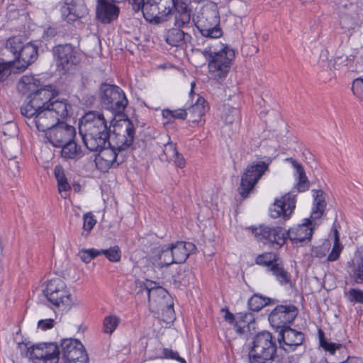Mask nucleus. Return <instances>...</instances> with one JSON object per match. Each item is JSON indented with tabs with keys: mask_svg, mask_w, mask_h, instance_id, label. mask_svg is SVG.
I'll return each mask as SVG.
<instances>
[{
	"mask_svg": "<svg viewBox=\"0 0 363 363\" xmlns=\"http://www.w3.org/2000/svg\"><path fill=\"white\" fill-rule=\"evenodd\" d=\"M19 347L22 354L30 359L43 360L44 363H58L61 353L55 342H41L31 347L22 342Z\"/></svg>",
	"mask_w": 363,
	"mask_h": 363,
	"instance_id": "obj_7",
	"label": "nucleus"
},
{
	"mask_svg": "<svg viewBox=\"0 0 363 363\" xmlns=\"http://www.w3.org/2000/svg\"><path fill=\"white\" fill-rule=\"evenodd\" d=\"M120 13V8L115 0H96V18L102 24H110L116 21Z\"/></svg>",
	"mask_w": 363,
	"mask_h": 363,
	"instance_id": "obj_18",
	"label": "nucleus"
},
{
	"mask_svg": "<svg viewBox=\"0 0 363 363\" xmlns=\"http://www.w3.org/2000/svg\"><path fill=\"white\" fill-rule=\"evenodd\" d=\"M59 147L62 148L61 157L65 160H78L84 155L81 147L76 143L74 139L65 143Z\"/></svg>",
	"mask_w": 363,
	"mask_h": 363,
	"instance_id": "obj_29",
	"label": "nucleus"
},
{
	"mask_svg": "<svg viewBox=\"0 0 363 363\" xmlns=\"http://www.w3.org/2000/svg\"><path fill=\"white\" fill-rule=\"evenodd\" d=\"M298 192H304L309 189V181L307 177L298 178V182L296 184Z\"/></svg>",
	"mask_w": 363,
	"mask_h": 363,
	"instance_id": "obj_56",
	"label": "nucleus"
},
{
	"mask_svg": "<svg viewBox=\"0 0 363 363\" xmlns=\"http://www.w3.org/2000/svg\"><path fill=\"white\" fill-rule=\"evenodd\" d=\"M278 261L279 258L277 255L273 252H266L259 255L255 259V263L260 266L267 267V271Z\"/></svg>",
	"mask_w": 363,
	"mask_h": 363,
	"instance_id": "obj_38",
	"label": "nucleus"
},
{
	"mask_svg": "<svg viewBox=\"0 0 363 363\" xmlns=\"http://www.w3.org/2000/svg\"><path fill=\"white\" fill-rule=\"evenodd\" d=\"M78 256L83 262L88 264L93 259L99 256V250L95 248L82 249L79 252Z\"/></svg>",
	"mask_w": 363,
	"mask_h": 363,
	"instance_id": "obj_46",
	"label": "nucleus"
},
{
	"mask_svg": "<svg viewBox=\"0 0 363 363\" xmlns=\"http://www.w3.org/2000/svg\"><path fill=\"white\" fill-rule=\"evenodd\" d=\"M268 271L272 272L281 286L291 284V275L284 269L283 264L279 261L274 263Z\"/></svg>",
	"mask_w": 363,
	"mask_h": 363,
	"instance_id": "obj_33",
	"label": "nucleus"
},
{
	"mask_svg": "<svg viewBox=\"0 0 363 363\" xmlns=\"http://www.w3.org/2000/svg\"><path fill=\"white\" fill-rule=\"evenodd\" d=\"M354 58L355 56L353 55H350L345 57H337L335 64L337 66H344L346 67L347 70L352 72L355 69Z\"/></svg>",
	"mask_w": 363,
	"mask_h": 363,
	"instance_id": "obj_44",
	"label": "nucleus"
},
{
	"mask_svg": "<svg viewBox=\"0 0 363 363\" xmlns=\"http://www.w3.org/2000/svg\"><path fill=\"white\" fill-rule=\"evenodd\" d=\"M304 339V333L287 326L279 330L277 340L279 348L285 352L289 353L295 351L298 347L301 346Z\"/></svg>",
	"mask_w": 363,
	"mask_h": 363,
	"instance_id": "obj_15",
	"label": "nucleus"
},
{
	"mask_svg": "<svg viewBox=\"0 0 363 363\" xmlns=\"http://www.w3.org/2000/svg\"><path fill=\"white\" fill-rule=\"evenodd\" d=\"M57 34V28L54 27H48L44 30L43 38L46 40H50Z\"/></svg>",
	"mask_w": 363,
	"mask_h": 363,
	"instance_id": "obj_58",
	"label": "nucleus"
},
{
	"mask_svg": "<svg viewBox=\"0 0 363 363\" xmlns=\"http://www.w3.org/2000/svg\"><path fill=\"white\" fill-rule=\"evenodd\" d=\"M60 11L64 21L70 23L85 16L86 7L82 0H62Z\"/></svg>",
	"mask_w": 363,
	"mask_h": 363,
	"instance_id": "obj_21",
	"label": "nucleus"
},
{
	"mask_svg": "<svg viewBox=\"0 0 363 363\" xmlns=\"http://www.w3.org/2000/svg\"><path fill=\"white\" fill-rule=\"evenodd\" d=\"M252 230L255 238L264 245H269L274 247L280 248L282 247L286 239V231L282 227H269L259 225V227L249 228Z\"/></svg>",
	"mask_w": 363,
	"mask_h": 363,
	"instance_id": "obj_11",
	"label": "nucleus"
},
{
	"mask_svg": "<svg viewBox=\"0 0 363 363\" xmlns=\"http://www.w3.org/2000/svg\"><path fill=\"white\" fill-rule=\"evenodd\" d=\"M110 130L107 126V121L102 113L98 111H89L86 112L81 119L79 133L87 131H100Z\"/></svg>",
	"mask_w": 363,
	"mask_h": 363,
	"instance_id": "obj_19",
	"label": "nucleus"
},
{
	"mask_svg": "<svg viewBox=\"0 0 363 363\" xmlns=\"http://www.w3.org/2000/svg\"><path fill=\"white\" fill-rule=\"evenodd\" d=\"M96 152L99 153L95 157V163L98 169L102 172H106L111 167H118L123 162L118 160V152L111 146L106 145Z\"/></svg>",
	"mask_w": 363,
	"mask_h": 363,
	"instance_id": "obj_22",
	"label": "nucleus"
},
{
	"mask_svg": "<svg viewBox=\"0 0 363 363\" xmlns=\"http://www.w3.org/2000/svg\"><path fill=\"white\" fill-rule=\"evenodd\" d=\"M60 355L65 363H89L88 354L82 343L74 338L62 340Z\"/></svg>",
	"mask_w": 363,
	"mask_h": 363,
	"instance_id": "obj_13",
	"label": "nucleus"
},
{
	"mask_svg": "<svg viewBox=\"0 0 363 363\" xmlns=\"http://www.w3.org/2000/svg\"><path fill=\"white\" fill-rule=\"evenodd\" d=\"M286 162L291 164L292 167L296 169V173L298 174V178L306 177L305 170L301 164L298 163L296 160L292 157H287L285 159Z\"/></svg>",
	"mask_w": 363,
	"mask_h": 363,
	"instance_id": "obj_55",
	"label": "nucleus"
},
{
	"mask_svg": "<svg viewBox=\"0 0 363 363\" xmlns=\"http://www.w3.org/2000/svg\"><path fill=\"white\" fill-rule=\"evenodd\" d=\"M54 53L57 56V66H61L65 70L69 69L79 62L75 48L70 44L55 47Z\"/></svg>",
	"mask_w": 363,
	"mask_h": 363,
	"instance_id": "obj_24",
	"label": "nucleus"
},
{
	"mask_svg": "<svg viewBox=\"0 0 363 363\" xmlns=\"http://www.w3.org/2000/svg\"><path fill=\"white\" fill-rule=\"evenodd\" d=\"M170 247L176 264L185 262L190 254L196 250L194 244L184 241H177L175 243H172Z\"/></svg>",
	"mask_w": 363,
	"mask_h": 363,
	"instance_id": "obj_28",
	"label": "nucleus"
},
{
	"mask_svg": "<svg viewBox=\"0 0 363 363\" xmlns=\"http://www.w3.org/2000/svg\"><path fill=\"white\" fill-rule=\"evenodd\" d=\"M172 16L174 11H176L174 16V26L175 28H184L189 26L190 23V10L188 5L184 0H170Z\"/></svg>",
	"mask_w": 363,
	"mask_h": 363,
	"instance_id": "obj_26",
	"label": "nucleus"
},
{
	"mask_svg": "<svg viewBox=\"0 0 363 363\" xmlns=\"http://www.w3.org/2000/svg\"><path fill=\"white\" fill-rule=\"evenodd\" d=\"M185 35V33L182 30L172 28L168 30L165 40L169 45L177 47L184 43Z\"/></svg>",
	"mask_w": 363,
	"mask_h": 363,
	"instance_id": "obj_35",
	"label": "nucleus"
},
{
	"mask_svg": "<svg viewBox=\"0 0 363 363\" xmlns=\"http://www.w3.org/2000/svg\"><path fill=\"white\" fill-rule=\"evenodd\" d=\"M187 112L186 109L179 108L173 111L172 119L185 120Z\"/></svg>",
	"mask_w": 363,
	"mask_h": 363,
	"instance_id": "obj_60",
	"label": "nucleus"
},
{
	"mask_svg": "<svg viewBox=\"0 0 363 363\" xmlns=\"http://www.w3.org/2000/svg\"><path fill=\"white\" fill-rule=\"evenodd\" d=\"M82 138L85 147L91 152H96L108 145L110 130L87 131L82 133Z\"/></svg>",
	"mask_w": 363,
	"mask_h": 363,
	"instance_id": "obj_23",
	"label": "nucleus"
},
{
	"mask_svg": "<svg viewBox=\"0 0 363 363\" xmlns=\"http://www.w3.org/2000/svg\"><path fill=\"white\" fill-rule=\"evenodd\" d=\"M277 341L268 331L258 333L248 353L249 363H273L278 350Z\"/></svg>",
	"mask_w": 363,
	"mask_h": 363,
	"instance_id": "obj_4",
	"label": "nucleus"
},
{
	"mask_svg": "<svg viewBox=\"0 0 363 363\" xmlns=\"http://www.w3.org/2000/svg\"><path fill=\"white\" fill-rule=\"evenodd\" d=\"M318 336L320 347H323L325 351L330 352L331 354H335L337 350H339L342 347V344L331 342L325 339L324 333L321 330H318Z\"/></svg>",
	"mask_w": 363,
	"mask_h": 363,
	"instance_id": "obj_39",
	"label": "nucleus"
},
{
	"mask_svg": "<svg viewBox=\"0 0 363 363\" xmlns=\"http://www.w3.org/2000/svg\"><path fill=\"white\" fill-rule=\"evenodd\" d=\"M76 135L75 128L62 121L52 129L46 133V138L53 146L60 147L71 140Z\"/></svg>",
	"mask_w": 363,
	"mask_h": 363,
	"instance_id": "obj_16",
	"label": "nucleus"
},
{
	"mask_svg": "<svg viewBox=\"0 0 363 363\" xmlns=\"http://www.w3.org/2000/svg\"><path fill=\"white\" fill-rule=\"evenodd\" d=\"M83 228L84 231H86L89 233L90 230H91L94 228V226L96 225V220L94 218V216L91 214V213H85L83 216ZM88 233L84 234L82 233V235L87 236Z\"/></svg>",
	"mask_w": 363,
	"mask_h": 363,
	"instance_id": "obj_49",
	"label": "nucleus"
},
{
	"mask_svg": "<svg viewBox=\"0 0 363 363\" xmlns=\"http://www.w3.org/2000/svg\"><path fill=\"white\" fill-rule=\"evenodd\" d=\"M303 221V223L291 228L286 232L287 238H289L293 244L310 241L312 238L313 228H311V220L310 218H305Z\"/></svg>",
	"mask_w": 363,
	"mask_h": 363,
	"instance_id": "obj_25",
	"label": "nucleus"
},
{
	"mask_svg": "<svg viewBox=\"0 0 363 363\" xmlns=\"http://www.w3.org/2000/svg\"><path fill=\"white\" fill-rule=\"evenodd\" d=\"M54 174L57 182L58 191L60 194L65 192V197L67 196V192L71 189V186L67 182L63 167L60 165L55 166L54 169Z\"/></svg>",
	"mask_w": 363,
	"mask_h": 363,
	"instance_id": "obj_34",
	"label": "nucleus"
},
{
	"mask_svg": "<svg viewBox=\"0 0 363 363\" xmlns=\"http://www.w3.org/2000/svg\"><path fill=\"white\" fill-rule=\"evenodd\" d=\"M353 279L357 284L363 283V250L360 252L357 266L354 268Z\"/></svg>",
	"mask_w": 363,
	"mask_h": 363,
	"instance_id": "obj_48",
	"label": "nucleus"
},
{
	"mask_svg": "<svg viewBox=\"0 0 363 363\" xmlns=\"http://www.w3.org/2000/svg\"><path fill=\"white\" fill-rule=\"evenodd\" d=\"M298 308L294 304L277 306L269 315V322L274 328L282 329L289 326L298 315Z\"/></svg>",
	"mask_w": 363,
	"mask_h": 363,
	"instance_id": "obj_14",
	"label": "nucleus"
},
{
	"mask_svg": "<svg viewBox=\"0 0 363 363\" xmlns=\"http://www.w3.org/2000/svg\"><path fill=\"white\" fill-rule=\"evenodd\" d=\"M170 0H147L139 8L144 18L149 23L158 25L172 18Z\"/></svg>",
	"mask_w": 363,
	"mask_h": 363,
	"instance_id": "obj_9",
	"label": "nucleus"
},
{
	"mask_svg": "<svg viewBox=\"0 0 363 363\" xmlns=\"http://www.w3.org/2000/svg\"><path fill=\"white\" fill-rule=\"evenodd\" d=\"M162 354L163 357L165 359L177 360L180 363H186V360L181 357L177 351H174L172 349L164 348Z\"/></svg>",
	"mask_w": 363,
	"mask_h": 363,
	"instance_id": "obj_52",
	"label": "nucleus"
},
{
	"mask_svg": "<svg viewBox=\"0 0 363 363\" xmlns=\"http://www.w3.org/2000/svg\"><path fill=\"white\" fill-rule=\"evenodd\" d=\"M195 26L202 36L208 38H219L223 33L220 27V15L217 8L204 7L194 18Z\"/></svg>",
	"mask_w": 363,
	"mask_h": 363,
	"instance_id": "obj_6",
	"label": "nucleus"
},
{
	"mask_svg": "<svg viewBox=\"0 0 363 363\" xmlns=\"http://www.w3.org/2000/svg\"><path fill=\"white\" fill-rule=\"evenodd\" d=\"M330 247V243L329 241H325L318 246H313L311 248V256L318 259L323 258L329 251Z\"/></svg>",
	"mask_w": 363,
	"mask_h": 363,
	"instance_id": "obj_45",
	"label": "nucleus"
},
{
	"mask_svg": "<svg viewBox=\"0 0 363 363\" xmlns=\"http://www.w3.org/2000/svg\"><path fill=\"white\" fill-rule=\"evenodd\" d=\"M233 325L236 333L240 335H243L250 330V324L235 323Z\"/></svg>",
	"mask_w": 363,
	"mask_h": 363,
	"instance_id": "obj_59",
	"label": "nucleus"
},
{
	"mask_svg": "<svg viewBox=\"0 0 363 363\" xmlns=\"http://www.w3.org/2000/svg\"><path fill=\"white\" fill-rule=\"evenodd\" d=\"M55 320L53 319L40 320L38 323V328L42 330H47L54 327Z\"/></svg>",
	"mask_w": 363,
	"mask_h": 363,
	"instance_id": "obj_57",
	"label": "nucleus"
},
{
	"mask_svg": "<svg viewBox=\"0 0 363 363\" xmlns=\"http://www.w3.org/2000/svg\"><path fill=\"white\" fill-rule=\"evenodd\" d=\"M271 162L272 160L267 158L265 161L252 162L247 167L241 177L240 184L238 189L242 197L248 196L262 175L269 171V165Z\"/></svg>",
	"mask_w": 363,
	"mask_h": 363,
	"instance_id": "obj_8",
	"label": "nucleus"
},
{
	"mask_svg": "<svg viewBox=\"0 0 363 363\" xmlns=\"http://www.w3.org/2000/svg\"><path fill=\"white\" fill-rule=\"evenodd\" d=\"M31 121L39 131L47 133L72 115V106L66 99L50 104L47 108L36 110Z\"/></svg>",
	"mask_w": 363,
	"mask_h": 363,
	"instance_id": "obj_3",
	"label": "nucleus"
},
{
	"mask_svg": "<svg viewBox=\"0 0 363 363\" xmlns=\"http://www.w3.org/2000/svg\"><path fill=\"white\" fill-rule=\"evenodd\" d=\"M9 169L11 171L13 176H16L19 172V165L18 162H16L14 160H9Z\"/></svg>",
	"mask_w": 363,
	"mask_h": 363,
	"instance_id": "obj_63",
	"label": "nucleus"
},
{
	"mask_svg": "<svg viewBox=\"0 0 363 363\" xmlns=\"http://www.w3.org/2000/svg\"><path fill=\"white\" fill-rule=\"evenodd\" d=\"M43 291L48 301L57 307L68 306L71 304V295L64 281L59 277L48 281Z\"/></svg>",
	"mask_w": 363,
	"mask_h": 363,
	"instance_id": "obj_10",
	"label": "nucleus"
},
{
	"mask_svg": "<svg viewBox=\"0 0 363 363\" xmlns=\"http://www.w3.org/2000/svg\"><path fill=\"white\" fill-rule=\"evenodd\" d=\"M143 285L147 293L148 301L157 304L160 309L168 313L171 318L174 315V308L168 291L164 288L157 286L156 282L150 280H147Z\"/></svg>",
	"mask_w": 363,
	"mask_h": 363,
	"instance_id": "obj_12",
	"label": "nucleus"
},
{
	"mask_svg": "<svg viewBox=\"0 0 363 363\" xmlns=\"http://www.w3.org/2000/svg\"><path fill=\"white\" fill-rule=\"evenodd\" d=\"M278 302L277 299L262 296L260 294H255L247 302L249 309L252 311H259L264 306L274 304Z\"/></svg>",
	"mask_w": 363,
	"mask_h": 363,
	"instance_id": "obj_31",
	"label": "nucleus"
},
{
	"mask_svg": "<svg viewBox=\"0 0 363 363\" xmlns=\"http://www.w3.org/2000/svg\"><path fill=\"white\" fill-rule=\"evenodd\" d=\"M183 274H184V271L182 272L180 270L178 272L177 275H174L172 277L174 284L177 286H179L180 285H185L186 284V281L184 280L183 277H181Z\"/></svg>",
	"mask_w": 363,
	"mask_h": 363,
	"instance_id": "obj_61",
	"label": "nucleus"
},
{
	"mask_svg": "<svg viewBox=\"0 0 363 363\" xmlns=\"http://www.w3.org/2000/svg\"><path fill=\"white\" fill-rule=\"evenodd\" d=\"M104 255L111 262H118L121 258V251L118 245H114L106 250H100L99 255Z\"/></svg>",
	"mask_w": 363,
	"mask_h": 363,
	"instance_id": "obj_41",
	"label": "nucleus"
},
{
	"mask_svg": "<svg viewBox=\"0 0 363 363\" xmlns=\"http://www.w3.org/2000/svg\"><path fill=\"white\" fill-rule=\"evenodd\" d=\"M40 80L32 76H23L18 83L21 91H30L29 101L21 108L23 116L30 119L36 113V110L47 108L50 104L56 101H62L57 98L58 91L52 85L40 87Z\"/></svg>",
	"mask_w": 363,
	"mask_h": 363,
	"instance_id": "obj_1",
	"label": "nucleus"
},
{
	"mask_svg": "<svg viewBox=\"0 0 363 363\" xmlns=\"http://www.w3.org/2000/svg\"><path fill=\"white\" fill-rule=\"evenodd\" d=\"M11 62H0V83L5 81L11 73Z\"/></svg>",
	"mask_w": 363,
	"mask_h": 363,
	"instance_id": "obj_53",
	"label": "nucleus"
},
{
	"mask_svg": "<svg viewBox=\"0 0 363 363\" xmlns=\"http://www.w3.org/2000/svg\"><path fill=\"white\" fill-rule=\"evenodd\" d=\"M202 54L208 62L211 75L216 79L225 78L235 58L234 50L227 45L215 43L208 45Z\"/></svg>",
	"mask_w": 363,
	"mask_h": 363,
	"instance_id": "obj_2",
	"label": "nucleus"
},
{
	"mask_svg": "<svg viewBox=\"0 0 363 363\" xmlns=\"http://www.w3.org/2000/svg\"><path fill=\"white\" fill-rule=\"evenodd\" d=\"M353 94L363 101V78H357L354 80L352 86Z\"/></svg>",
	"mask_w": 363,
	"mask_h": 363,
	"instance_id": "obj_51",
	"label": "nucleus"
},
{
	"mask_svg": "<svg viewBox=\"0 0 363 363\" xmlns=\"http://www.w3.org/2000/svg\"><path fill=\"white\" fill-rule=\"evenodd\" d=\"M177 152L176 144L171 141H168L164 145L162 154L160 156V159L164 161L172 160L173 157L177 155Z\"/></svg>",
	"mask_w": 363,
	"mask_h": 363,
	"instance_id": "obj_43",
	"label": "nucleus"
},
{
	"mask_svg": "<svg viewBox=\"0 0 363 363\" xmlns=\"http://www.w3.org/2000/svg\"><path fill=\"white\" fill-rule=\"evenodd\" d=\"M135 134V128L129 119L126 121L125 130L123 133H113L111 140H108V146H111L118 152L127 150L133 144Z\"/></svg>",
	"mask_w": 363,
	"mask_h": 363,
	"instance_id": "obj_20",
	"label": "nucleus"
},
{
	"mask_svg": "<svg viewBox=\"0 0 363 363\" xmlns=\"http://www.w3.org/2000/svg\"><path fill=\"white\" fill-rule=\"evenodd\" d=\"M295 195L288 193L276 199L269 208L270 216L273 218H282L284 220L289 219L296 207Z\"/></svg>",
	"mask_w": 363,
	"mask_h": 363,
	"instance_id": "obj_17",
	"label": "nucleus"
},
{
	"mask_svg": "<svg viewBox=\"0 0 363 363\" xmlns=\"http://www.w3.org/2000/svg\"><path fill=\"white\" fill-rule=\"evenodd\" d=\"M119 323V318L116 316L109 315L104 318L103 325L104 332L106 333H112Z\"/></svg>",
	"mask_w": 363,
	"mask_h": 363,
	"instance_id": "obj_47",
	"label": "nucleus"
},
{
	"mask_svg": "<svg viewBox=\"0 0 363 363\" xmlns=\"http://www.w3.org/2000/svg\"><path fill=\"white\" fill-rule=\"evenodd\" d=\"M208 109L209 106L206 99L202 96H198L196 103L189 108V112L193 118L192 121L199 123Z\"/></svg>",
	"mask_w": 363,
	"mask_h": 363,
	"instance_id": "obj_30",
	"label": "nucleus"
},
{
	"mask_svg": "<svg viewBox=\"0 0 363 363\" xmlns=\"http://www.w3.org/2000/svg\"><path fill=\"white\" fill-rule=\"evenodd\" d=\"M347 297L350 302L363 304V291L359 289H350Z\"/></svg>",
	"mask_w": 363,
	"mask_h": 363,
	"instance_id": "obj_50",
	"label": "nucleus"
},
{
	"mask_svg": "<svg viewBox=\"0 0 363 363\" xmlns=\"http://www.w3.org/2000/svg\"><path fill=\"white\" fill-rule=\"evenodd\" d=\"M158 259L162 267H168L172 264H176L170 246H162L158 250Z\"/></svg>",
	"mask_w": 363,
	"mask_h": 363,
	"instance_id": "obj_36",
	"label": "nucleus"
},
{
	"mask_svg": "<svg viewBox=\"0 0 363 363\" xmlns=\"http://www.w3.org/2000/svg\"><path fill=\"white\" fill-rule=\"evenodd\" d=\"M222 118L226 124H232L235 121L240 120V111L234 107L225 106Z\"/></svg>",
	"mask_w": 363,
	"mask_h": 363,
	"instance_id": "obj_42",
	"label": "nucleus"
},
{
	"mask_svg": "<svg viewBox=\"0 0 363 363\" xmlns=\"http://www.w3.org/2000/svg\"><path fill=\"white\" fill-rule=\"evenodd\" d=\"M99 98L102 107L115 116L123 113L128 103L124 91L119 86L107 83L101 84Z\"/></svg>",
	"mask_w": 363,
	"mask_h": 363,
	"instance_id": "obj_5",
	"label": "nucleus"
},
{
	"mask_svg": "<svg viewBox=\"0 0 363 363\" xmlns=\"http://www.w3.org/2000/svg\"><path fill=\"white\" fill-rule=\"evenodd\" d=\"M24 45L20 36H13L6 40V48L13 55L16 60Z\"/></svg>",
	"mask_w": 363,
	"mask_h": 363,
	"instance_id": "obj_37",
	"label": "nucleus"
},
{
	"mask_svg": "<svg viewBox=\"0 0 363 363\" xmlns=\"http://www.w3.org/2000/svg\"><path fill=\"white\" fill-rule=\"evenodd\" d=\"M254 320L251 313H238L235 315V323L250 324L254 322Z\"/></svg>",
	"mask_w": 363,
	"mask_h": 363,
	"instance_id": "obj_54",
	"label": "nucleus"
},
{
	"mask_svg": "<svg viewBox=\"0 0 363 363\" xmlns=\"http://www.w3.org/2000/svg\"><path fill=\"white\" fill-rule=\"evenodd\" d=\"M38 47L31 43H26L21 48V52L18 54V57L15 60L19 65H17L18 69L25 70L31 63L34 62L38 58Z\"/></svg>",
	"mask_w": 363,
	"mask_h": 363,
	"instance_id": "obj_27",
	"label": "nucleus"
},
{
	"mask_svg": "<svg viewBox=\"0 0 363 363\" xmlns=\"http://www.w3.org/2000/svg\"><path fill=\"white\" fill-rule=\"evenodd\" d=\"M172 160L174 161L175 165L179 168L184 167L186 164V161L183 157V155L177 152V155L173 157Z\"/></svg>",
	"mask_w": 363,
	"mask_h": 363,
	"instance_id": "obj_62",
	"label": "nucleus"
},
{
	"mask_svg": "<svg viewBox=\"0 0 363 363\" xmlns=\"http://www.w3.org/2000/svg\"><path fill=\"white\" fill-rule=\"evenodd\" d=\"M342 249H343V246L340 243L338 231L337 230H335L333 246L331 252H330V254L328 255V256L327 257V261L328 262L336 261L339 258Z\"/></svg>",
	"mask_w": 363,
	"mask_h": 363,
	"instance_id": "obj_40",
	"label": "nucleus"
},
{
	"mask_svg": "<svg viewBox=\"0 0 363 363\" xmlns=\"http://www.w3.org/2000/svg\"><path fill=\"white\" fill-rule=\"evenodd\" d=\"M224 319L227 322H228L230 324L234 325L235 323V316L230 313L228 309L225 310V313L224 315Z\"/></svg>",
	"mask_w": 363,
	"mask_h": 363,
	"instance_id": "obj_64",
	"label": "nucleus"
},
{
	"mask_svg": "<svg viewBox=\"0 0 363 363\" xmlns=\"http://www.w3.org/2000/svg\"><path fill=\"white\" fill-rule=\"evenodd\" d=\"M314 197V207L311 213V218L314 220L320 218L325 210L326 203L323 197V191L312 190Z\"/></svg>",
	"mask_w": 363,
	"mask_h": 363,
	"instance_id": "obj_32",
	"label": "nucleus"
}]
</instances>
